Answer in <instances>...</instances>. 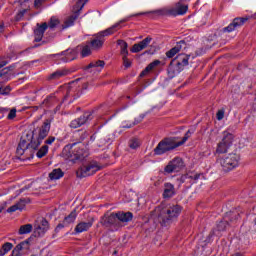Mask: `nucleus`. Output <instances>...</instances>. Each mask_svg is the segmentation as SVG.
<instances>
[{
	"label": "nucleus",
	"mask_w": 256,
	"mask_h": 256,
	"mask_svg": "<svg viewBox=\"0 0 256 256\" xmlns=\"http://www.w3.org/2000/svg\"><path fill=\"white\" fill-rule=\"evenodd\" d=\"M51 131V120H46L42 126L34 129V131L26 134V140L21 139L16 149L17 155H25L27 153H33L39 149V145L43 143V140Z\"/></svg>",
	"instance_id": "nucleus-1"
},
{
	"label": "nucleus",
	"mask_w": 256,
	"mask_h": 256,
	"mask_svg": "<svg viewBox=\"0 0 256 256\" xmlns=\"http://www.w3.org/2000/svg\"><path fill=\"white\" fill-rule=\"evenodd\" d=\"M140 15H147V12H141V13H136V14L127 16L124 19L112 25L111 27H109L108 29L96 34V39L90 42L92 49H101L103 47V43H105L104 37H109V35H113V33H117V31H119V29L123 27V23H127V21L131 19V17H139Z\"/></svg>",
	"instance_id": "nucleus-2"
},
{
	"label": "nucleus",
	"mask_w": 256,
	"mask_h": 256,
	"mask_svg": "<svg viewBox=\"0 0 256 256\" xmlns=\"http://www.w3.org/2000/svg\"><path fill=\"white\" fill-rule=\"evenodd\" d=\"M193 133H195V127L189 129L180 142H175V140L171 138H165L160 141L154 149V155H165V153H169V151H173L174 149H177V147H181V145L187 143L189 137H191Z\"/></svg>",
	"instance_id": "nucleus-3"
},
{
	"label": "nucleus",
	"mask_w": 256,
	"mask_h": 256,
	"mask_svg": "<svg viewBox=\"0 0 256 256\" xmlns=\"http://www.w3.org/2000/svg\"><path fill=\"white\" fill-rule=\"evenodd\" d=\"M155 212L158 215L159 221L164 223H171V221H175L179 215H181V208L179 205H160L156 208Z\"/></svg>",
	"instance_id": "nucleus-4"
},
{
	"label": "nucleus",
	"mask_w": 256,
	"mask_h": 256,
	"mask_svg": "<svg viewBox=\"0 0 256 256\" xmlns=\"http://www.w3.org/2000/svg\"><path fill=\"white\" fill-rule=\"evenodd\" d=\"M63 157L65 159H70L71 161H77L81 159H85L87 157V150H85V146L81 143H73L66 145L62 151Z\"/></svg>",
	"instance_id": "nucleus-5"
},
{
	"label": "nucleus",
	"mask_w": 256,
	"mask_h": 256,
	"mask_svg": "<svg viewBox=\"0 0 256 256\" xmlns=\"http://www.w3.org/2000/svg\"><path fill=\"white\" fill-rule=\"evenodd\" d=\"M240 157L237 154H229L218 159V163L221 165L223 171H231L235 167H239Z\"/></svg>",
	"instance_id": "nucleus-6"
},
{
	"label": "nucleus",
	"mask_w": 256,
	"mask_h": 256,
	"mask_svg": "<svg viewBox=\"0 0 256 256\" xmlns=\"http://www.w3.org/2000/svg\"><path fill=\"white\" fill-rule=\"evenodd\" d=\"M89 0H79L75 7L73 8V15L66 18L64 21L63 29H69V27H73L75 25V20L79 17V13L83 10V7H85L86 3Z\"/></svg>",
	"instance_id": "nucleus-7"
},
{
	"label": "nucleus",
	"mask_w": 256,
	"mask_h": 256,
	"mask_svg": "<svg viewBox=\"0 0 256 256\" xmlns=\"http://www.w3.org/2000/svg\"><path fill=\"white\" fill-rule=\"evenodd\" d=\"M235 139V136L229 131L223 132L222 140L218 143L216 148V153L219 155L223 153H227L229 151V147L233 145V140Z\"/></svg>",
	"instance_id": "nucleus-8"
},
{
	"label": "nucleus",
	"mask_w": 256,
	"mask_h": 256,
	"mask_svg": "<svg viewBox=\"0 0 256 256\" xmlns=\"http://www.w3.org/2000/svg\"><path fill=\"white\" fill-rule=\"evenodd\" d=\"M189 1L191 0H180L176 3L175 7L168 9V15H172L173 17H177V15H185V13L189 11Z\"/></svg>",
	"instance_id": "nucleus-9"
},
{
	"label": "nucleus",
	"mask_w": 256,
	"mask_h": 256,
	"mask_svg": "<svg viewBox=\"0 0 256 256\" xmlns=\"http://www.w3.org/2000/svg\"><path fill=\"white\" fill-rule=\"evenodd\" d=\"M79 53V47L76 49H68L60 54H54V57H57L59 61L62 63H69V61H75L77 59V55Z\"/></svg>",
	"instance_id": "nucleus-10"
},
{
	"label": "nucleus",
	"mask_w": 256,
	"mask_h": 256,
	"mask_svg": "<svg viewBox=\"0 0 256 256\" xmlns=\"http://www.w3.org/2000/svg\"><path fill=\"white\" fill-rule=\"evenodd\" d=\"M99 169H101V167H99L97 163L95 162L90 163L87 166H82L77 171V177H89L91 175H95V173H97Z\"/></svg>",
	"instance_id": "nucleus-11"
},
{
	"label": "nucleus",
	"mask_w": 256,
	"mask_h": 256,
	"mask_svg": "<svg viewBox=\"0 0 256 256\" xmlns=\"http://www.w3.org/2000/svg\"><path fill=\"white\" fill-rule=\"evenodd\" d=\"M93 119L91 112H86L77 119H74L70 122L71 129H79L82 125H85L88 121Z\"/></svg>",
	"instance_id": "nucleus-12"
},
{
	"label": "nucleus",
	"mask_w": 256,
	"mask_h": 256,
	"mask_svg": "<svg viewBox=\"0 0 256 256\" xmlns=\"http://www.w3.org/2000/svg\"><path fill=\"white\" fill-rule=\"evenodd\" d=\"M183 169V160L181 158H174L165 167V173H178Z\"/></svg>",
	"instance_id": "nucleus-13"
},
{
	"label": "nucleus",
	"mask_w": 256,
	"mask_h": 256,
	"mask_svg": "<svg viewBox=\"0 0 256 256\" xmlns=\"http://www.w3.org/2000/svg\"><path fill=\"white\" fill-rule=\"evenodd\" d=\"M47 231H49V222L46 219H42L40 224L34 226L35 237H43Z\"/></svg>",
	"instance_id": "nucleus-14"
},
{
	"label": "nucleus",
	"mask_w": 256,
	"mask_h": 256,
	"mask_svg": "<svg viewBox=\"0 0 256 256\" xmlns=\"http://www.w3.org/2000/svg\"><path fill=\"white\" fill-rule=\"evenodd\" d=\"M104 68H105V61L96 60V61H92L86 67V71H88V73H101Z\"/></svg>",
	"instance_id": "nucleus-15"
},
{
	"label": "nucleus",
	"mask_w": 256,
	"mask_h": 256,
	"mask_svg": "<svg viewBox=\"0 0 256 256\" xmlns=\"http://www.w3.org/2000/svg\"><path fill=\"white\" fill-rule=\"evenodd\" d=\"M151 41H153V38H151V36H148L139 43L134 44L131 48V53H141L143 49H147V47H149Z\"/></svg>",
	"instance_id": "nucleus-16"
},
{
	"label": "nucleus",
	"mask_w": 256,
	"mask_h": 256,
	"mask_svg": "<svg viewBox=\"0 0 256 256\" xmlns=\"http://www.w3.org/2000/svg\"><path fill=\"white\" fill-rule=\"evenodd\" d=\"M117 213H112L110 215L105 214L101 220V225H104V227H111L117 225Z\"/></svg>",
	"instance_id": "nucleus-17"
},
{
	"label": "nucleus",
	"mask_w": 256,
	"mask_h": 256,
	"mask_svg": "<svg viewBox=\"0 0 256 256\" xmlns=\"http://www.w3.org/2000/svg\"><path fill=\"white\" fill-rule=\"evenodd\" d=\"M247 19L245 18H235L232 23H230L227 27L223 28L224 33H231L237 29V27H241L245 24Z\"/></svg>",
	"instance_id": "nucleus-18"
},
{
	"label": "nucleus",
	"mask_w": 256,
	"mask_h": 256,
	"mask_svg": "<svg viewBox=\"0 0 256 256\" xmlns=\"http://www.w3.org/2000/svg\"><path fill=\"white\" fill-rule=\"evenodd\" d=\"M185 47H187V44L185 43V41L178 42L175 45V47L171 48L169 51L166 52V57L168 59H173V57H175V55L177 53H179L180 51H183V49H185Z\"/></svg>",
	"instance_id": "nucleus-19"
},
{
	"label": "nucleus",
	"mask_w": 256,
	"mask_h": 256,
	"mask_svg": "<svg viewBox=\"0 0 256 256\" xmlns=\"http://www.w3.org/2000/svg\"><path fill=\"white\" fill-rule=\"evenodd\" d=\"M45 31H47V23H43L42 25L37 24V28L34 30V41L36 43L42 41Z\"/></svg>",
	"instance_id": "nucleus-20"
},
{
	"label": "nucleus",
	"mask_w": 256,
	"mask_h": 256,
	"mask_svg": "<svg viewBox=\"0 0 256 256\" xmlns=\"http://www.w3.org/2000/svg\"><path fill=\"white\" fill-rule=\"evenodd\" d=\"M27 205V200L20 199L16 204L9 207L6 211L7 213H15V211H23Z\"/></svg>",
	"instance_id": "nucleus-21"
},
{
	"label": "nucleus",
	"mask_w": 256,
	"mask_h": 256,
	"mask_svg": "<svg viewBox=\"0 0 256 256\" xmlns=\"http://www.w3.org/2000/svg\"><path fill=\"white\" fill-rule=\"evenodd\" d=\"M116 217L121 223H129V221H133V213L131 212H118L116 213Z\"/></svg>",
	"instance_id": "nucleus-22"
},
{
	"label": "nucleus",
	"mask_w": 256,
	"mask_h": 256,
	"mask_svg": "<svg viewBox=\"0 0 256 256\" xmlns=\"http://www.w3.org/2000/svg\"><path fill=\"white\" fill-rule=\"evenodd\" d=\"M91 227H93V221L80 222L76 225L75 232L83 233L85 231H89V229H91Z\"/></svg>",
	"instance_id": "nucleus-23"
},
{
	"label": "nucleus",
	"mask_w": 256,
	"mask_h": 256,
	"mask_svg": "<svg viewBox=\"0 0 256 256\" xmlns=\"http://www.w3.org/2000/svg\"><path fill=\"white\" fill-rule=\"evenodd\" d=\"M175 195V186L171 183H166L164 185V192H163V197L164 199H171Z\"/></svg>",
	"instance_id": "nucleus-24"
},
{
	"label": "nucleus",
	"mask_w": 256,
	"mask_h": 256,
	"mask_svg": "<svg viewBox=\"0 0 256 256\" xmlns=\"http://www.w3.org/2000/svg\"><path fill=\"white\" fill-rule=\"evenodd\" d=\"M181 73V67L179 65H175L171 63L168 67V77L170 79H173L174 77H177Z\"/></svg>",
	"instance_id": "nucleus-25"
},
{
	"label": "nucleus",
	"mask_w": 256,
	"mask_h": 256,
	"mask_svg": "<svg viewBox=\"0 0 256 256\" xmlns=\"http://www.w3.org/2000/svg\"><path fill=\"white\" fill-rule=\"evenodd\" d=\"M158 65H161V61L159 60L153 61L145 68L144 71L141 72L140 77H145V75H147L149 71H153V69H155V67H158Z\"/></svg>",
	"instance_id": "nucleus-26"
},
{
	"label": "nucleus",
	"mask_w": 256,
	"mask_h": 256,
	"mask_svg": "<svg viewBox=\"0 0 256 256\" xmlns=\"http://www.w3.org/2000/svg\"><path fill=\"white\" fill-rule=\"evenodd\" d=\"M65 75H69V70L61 69L57 70L49 76V79H61V77H65Z\"/></svg>",
	"instance_id": "nucleus-27"
},
{
	"label": "nucleus",
	"mask_w": 256,
	"mask_h": 256,
	"mask_svg": "<svg viewBox=\"0 0 256 256\" xmlns=\"http://www.w3.org/2000/svg\"><path fill=\"white\" fill-rule=\"evenodd\" d=\"M118 45L121 49V55L123 57H127L129 55V50H128L129 45L127 44V42L123 40H118Z\"/></svg>",
	"instance_id": "nucleus-28"
},
{
	"label": "nucleus",
	"mask_w": 256,
	"mask_h": 256,
	"mask_svg": "<svg viewBox=\"0 0 256 256\" xmlns=\"http://www.w3.org/2000/svg\"><path fill=\"white\" fill-rule=\"evenodd\" d=\"M49 177L51 181H57V179H61V177H63V170L56 168L49 174Z\"/></svg>",
	"instance_id": "nucleus-29"
},
{
	"label": "nucleus",
	"mask_w": 256,
	"mask_h": 256,
	"mask_svg": "<svg viewBox=\"0 0 256 256\" xmlns=\"http://www.w3.org/2000/svg\"><path fill=\"white\" fill-rule=\"evenodd\" d=\"M77 219V210H73L67 217L64 218L65 225H71V223H75Z\"/></svg>",
	"instance_id": "nucleus-30"
},
{
	"label": "nucleus",
	"mask_w": 256,
	"mask_h": 256,
	"mask_svg": "<svg viewBox=\"0 0 256 256\" xmlns=\"http://www.w3.org/2000/svg\"><path fill=\"white\" fill-rule=\"evenodd\" d=\"M33 231V225L31 224H25L20 226V229L18 231L19 235H29Z\"/></svg>",
	"instance_id": "nucleus-31"
},
{
	"label": "nucleus",
	"mask_w": 256,
	"mask_h": 256,
	"mask_svg": "<svg viewBox=\"0 0 256 256\" xmlns=\"http://www.w3.org/2000/svg\"><path fill=\"white\" fill-rule=\"evenodd\" d=\"M145 119V114H140L137 118L134 119V122L129 123V125H124L123 129H131V127H135V125H139L141 121Z\"/></svg>",
	"instance_id": "nucleus-32"
},
{
	"label": "nucleus",
	"mask_w": 256,
	"mask_h": 256,
	"mask_svg": "<svg viewBox=\"0 0 256 256\" xmlns=\"http://www.w3.org/2000/svg\"><path fill=\"white\" fill-rule=\"evenodd\" d=\"M13 249V244L11 242H6L3 244L2 249L0 250V256H5L9 251Z\"/></svg>",
	"instance_id": "nucleus-33"
},
{
	"label": "nucleus",
	"mask_w": 256,
	"mask_h": 256,
	"mask_svg": "<svg viewBox=\"0 0 256 256\" xmlns=\"http://www.w3.org/2000/svg\"><path fill=\"white\" fill-rule=\"evenodd\" d=\"M47 153H49V146L44 145L38 150L36 157H38V159H42V157H45Z\"/></svg>",
	"instance_id": "nucleus-34"
},
{
	"label": "nucleus",
	"mask_w": 256,
	"mask_h": 256,
	"mask_svg": "<svg viewBox=\"0 0 256 256\" xmlns=\"http://www.w3.org/2000/svg\"><path fill=\"white\" fill-rule=\"evenodd\" d=\"M16 248L19 249L22 253L23 251H27L29 249V240H25L20 244L16 245Z\"/></svg>",
	"instance_id": "nucleus-35"
},
{
	"label": "nucleus",
	"mask_w": 256,
	"mask_h": 256,
	"mask_svg": "<svg viewBox=\"0 0 256 256\" xmlns=\"http://www.w3.org/2000/svg\"><path fill=\"white\" fill-rule=\"evenodd\" d=\"M141 145V142L137 138H133L129 141V147L130 149H138V147Z\"/></svg>",
	"instance_id": "nucleus-36"
},
{
	"label": "nucleus",
	"mask_w": 256,
	"mask_h": 256,
	"mask_svg": "<svg viewBox=\"0 0 256 256\" xmlns=\"http://www.w3.org/2000/svg\"><path fill=\"white\" fill-rule=\"evenodd\" d=\"M57 25H59V19L52 17L50 19V22L48 23L47 27H49L50 29H55V27H57Z\"/></svg>",
	"instance_id": "nucleus-37"
},
{
	"label": "nucleus",
	"mask_w": 256,
	"mask_h": 256,
	"mask_svg": "<svg viewBox=\"0 0 256 256\" xmlns=\"http://www.w3.org/2000/svg\"><path fill=\"white\" fill-rule=\"evenodd\" d=\"M81 55L82 57H88V55H91V47H89V45L84 46L82 48Z\"/></svg>",
	"instance_id": "nucleus-38"
},
{
	"label": "nucleus",
	"mask_w": 256,
	"mask_h": 256,
	"mask_svg": "<svg viewBox=\"0 0 256 256\" xmlns=\"http://www.w3.org/2000/svg\"><path fill=\"white\" fill-rule=\"evenodd\" d=\"M177 65L179 67H181V66L185 67V66L189 65V56H182V61H178Z\"/></svg>",
	"instance_id": "nucleus-39"
},
{
	"label": "nucleus",
	"mask_w": 256,
	"mask_h": 256,
	"mask_svg": "<svg viewBox=\"0 0 256 256\" xmlns=\"http://www.w3.org/2000/svg\"><path fill=\"white\" fill-rule=\"evenodd\" d=\"M224 117H225V109L222 108L218 110V112L216 113V119L218 121H223Z\"/></svg>",
	"instance_id": "nucleus-40"
},
{
	"label": "nucleus",
	"mask_w": 256,
	"mask_h": 256,
	"mask_svg": "<svg viewBox=\"0 0 256 256\" xmlns=\"http://www.w3.org/2000/svg\"><path fill=\"white\" fill-rule=\"evenodd\" d=\"M11 92V88L9 86L0 88V95H8Z\"/></svg>",
	"instance_id": "nucleus-41"
},
{
	"label": "nucleus",
	"mask_w": 256,
	"mask_h": 256,
	"mask_svg": "<svg viewBox=\"0 0 256 256\" xmlns=\"http://www.w3.org/2000/svg\"><path fill=\"white\" fill-rule=\"evenodd\" d=\"M227 227V222L221 221L217 224L218 231H225V228Z\"/></svg>",
	"instance_id": "nucleus-42"
},
{
	"label": "nucleus",
	"mask_w": 256,
	"mask_h": 256,
	"mask_svg": "<svg viewBox=\"0 0 256 256\" xmlns=\"http://www.w3.org/2000/svg\"><path fill=\"white\" fill-rule=\"evenodd\" d=\"M17 117V109L13 108L8 114V119H15Z\"/></svg>",
	"instance_id": "nucleus-43"
},
{
	"label": "nucleus",
	"mask_w": 256,
	"mask_h": 256,
	"mask_svg": "<svg viewBox=\"0 0 256 256\" xmlns=\"http://www.w3.org/2000/svg\"><path fill=\"white\" fill-rule=\"evenodd\" d=\"M27 13V9H23L22 11H20L17 15H16V21H20L21 18L23 17V15H25Z\"/></svg>",
	"instance_id": "nucleus-44"
},
{
	"label": "nucleus",
	"mask_w": 256,
	"mask_h": 256,
	"mask_svg": "<svg viewBox=\"0 0 256 256\" xmlns=\"http://www.w3.org/2000/svg\"><path fill=\"white\" fill-rule=\"evenodd\" d=\"M123 64L124 67H126L128 69V67H131V61H129V59L127 58V56H123Z\"/></svg>",
	"instance_id": "nucleus-45"
},
{
	"label": "nucleus",
	"mask_w": 256,
	"mask_h": 256,
	"mask_svg": "<svg viewBox=\"0 0 256 256\" xmlns=\"http://www.w3.org/2000/svg\"><path fill=\"white\" fill-rule=\"evenodd\" d=\"M23 252L20 249H17V247H15L12 251V256H22Z\"/></svg>",
	"instance_id": "nucleus-46"
},
{
	"label": "nucleus",
	"mask_w": 256,
	"mask_h": 256,
	"mask_svg": "<svg viewBox=\"0 0 256 256\" xmlns=\"http://www.w3.org/2000/svg\"><path fill=\"white\" fill-rule=\"evenodd\" d=\"M43 3H45V0H35L34 7H36V9H39V7H41V5H43Z\"/></svg>",
	"instance_id": "nucleus-47"
},
{
	"label": "nucleus",
	"mask_w": 256,
	"mask_h": 256,
	"mask_svg": "<svg viewBox=\"0 0 256 256\" xmlns=\"http://www.w3.org/2000/svg\"><path fill=\"white\" fill-rule=\"evenodd\" d=\"M64 227H69V226L67 224H65V221L63 220L62 223L57 225L56 231H61V229H64Z\"/></svg>",
	"instance_id": "nucleus-48"
},
{
	"label": "nucleus",
	"mask_w": 256,
	"mask_h": 256,
	"mask_svg": "<svg viewBox=\"0 0 256 256\" xmlns=\"http://www.w3.org/2000/svg\"><path fill=\"white\" fill-rule=\"evenodd\" d=\"M55 142V137H49L45 143L46 145H52Z\"/></svg>",
	"instance_id": "nucleus-49"
},
{
	"label": "nucleus",
	"mask_w": 256,
	"mask_h": 256,
	"mask_svg": "<svg viewBox=\"0 0 256 256\" xmlns=\"http://www.w3.org/2000/svg\"><path fill=\"white\" fill-rule=\"evenodd\" d=\"M129 123H133V122H131V121H123L122 122V128L124 127V125H129Z\"/></svg>",
	"instance_id": "nucleus-50"
},
{
	"label": "nucleus",
	"mask_w": 256,
	"mask_h": 256,
	"mask_svg": "<svg viewBox=\"0 0 256 256\" xmlns=\"http://www.w3.org/2000/svg\"><path fill=\"white\" fill-rule=\"evenodd\" d=\"M0 33H3V24H0Z\"/></svg>",
	"instance_id": "nucleus-51"
},
{
	"label": "nucleus",
	"mask_w": 256,
	"mask_h": 256,
	"mask_svg": "<svg viewBox=\"0 0 256 256\" xmlns=\"http://www.w3.org/2000/svg\"><path fill=\"white\" fill-rule=\"evenodd\" d=\"M1 67H5V64L0 65V69H1ZM1 75H3V74H0V77H1Z\"/></svg>",
	"instance_id": "nucleus-52"
},
{
	"label": "nucleus",
	"mask_w": 256,
	"mask_h": 256,
	"mask_svg": "<svg viewBox=\"0 0 256 256\" xmlns=\"http://www.w3.org/2000/svg\"><path fill=\"white\" fill-rule=\"evenodd\" d=\"M105 143H111V140H110V139H108L107 141H105Z\"/></svg>",
	"instance_id": "nucleus-53"
},
{
	"label": "nucleus",
	"mask_w": 256,
	"mask_h": 256,
	"mask_svg": "<svg viewBox=\"0 0 256 256\" xmlns=\"http://www.w3.org/2000/svg\"><path fill=\"white\" fill-rule=\"evenodd\" d=\"M67 97H69V94H68V95H66L64 99H65V100H67Z\"/></svg>",
	"instance_id": "nucleus-54"
},
{
	"label": "nucleus",
	"mask_w": 256,
	"mask_h": 256,
	"mask_svg": "<svg viewBox=\"0 0 256 256\" xmlns=\"http://www.w3.org/2000/svg\"><path fill=\"white\" fill-rule=\"evenodd\" d=\"M195 179H199V175H196V176H195Z\"/></svg>",
	"instance_id": "nucleus-55"
},
{
	"label": "nucleus",
	"mask_w": 256,
	"mask_h": 256,
	"mask_svg": "<svg viewBox=\"0 0 256 256\" xmlns=\"http://www.w3.org/2000/svg\"><path fill=\"white\" fill-rule=\"evenodd\" d=\"M1 211H2V210L0 209V213H1Z\"/></svg>",
	"instance_id": "nucleus-56"
},
{
	"label": "nucleus",
	"mask_w": 256,
	"mask_h": 256,
	"mask_svg": "<svg viewBox=\"0 0 256 256\" xmlns=\"http://www.w3.org/2000/svg\"><path fill=\"white\" fill-rule=\"evenodd\" d=\"M25 1H29V0H25Z\"/></svg>",
	"instance_id": "nucleus-57"
},
{
	"label": "nucleus",
	"mask_w": 256,
	"mask_h": 256,
	"mask_svg": "<svg viewBox=\"0 0 256 256\" xmlns=\"http://www.w3.org/2000/svg\"><path fill=\"white\" fill-rule=\"evenodd\" d=\"M255 225H256V221H255Z\"/></svg>",
	"instance_id": "nucleus-58"
}]
</instances>
